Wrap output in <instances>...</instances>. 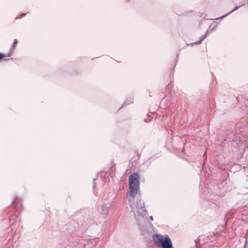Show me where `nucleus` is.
Here are the masks:
<instances>
[{"label":"nucleus","instance_id":"15","mask_svg":"<svg viewBox=\"0 0 248 248\" xmlns=\"http://www.w3.org/2000/svg\"><path fill=\"white\" fill-rule=\"evenodd\" d=\"M16 202V198L13 200V203H14Z\"/></svg>","mask_w":248,"mask_h":248},{"label":"nucleus","instance_id":"7","mask_svg":"<svg viewBox=\"0 0 248 248\" xmlns=\"http://www.w3.org/2000/svg\"><path fill=\"white\" fill-rule=\"evenodd\" d=\"M248 2V0H242L241 1V4L239 5H238V6L236 5L233 9H232L231 11H230L229 13H228V14H226L224 16H221L220 17V18L221 19H223V18H224L226 16H228L230 14H231L232 12H234V11L238 9L239 8L242 7L243 5L247 4Z\"/></svg>","mask_w":248,"mask_h":248},{"label":"nucleus","instance_id":"8","mask_svg":"<svg viewBox=\"0 0 248 248\" xmlns=\"http://www.w3.org/2000/svg\"><path fill=\"white\" fill-rule=\"evenodd\" d=\"M216 26H215L214 28H213L211 31H206V32L205 33V34L201 37V39L199 41L194 42V43H193L192 44V45L193 46L194 45H198V44H201V42H202V41L203 40H204L212 31H213L216 29Z\"/></svg>","mask_w":248,"mask_h":248},{"label":"nucleus","instance_id":"12","mask_svg":"<svg viewBox=\"0 0 248 248\" xmlns=\"http://www.w3.org/2000/svg\"><path fill=\"white\" fill-rule=\"evenodd\" d=\"M14 228V222H13L12 223V226H11V228H12V230L13 229V228Z\"/></svg>","mask_w":248,"mask_h":248},{"label":"nucleus","instance_id":"4","mask_svg":"<svg viewBox=\"0 0 248 248\" xmlns=\"http://www.w3.org/2000/svg\"><path fill=\"white\" fill-rule=\"evenodd\" d=\"M240 135H242V134L241 133V131H240V134H234V133L233 132H231L230 133V137H227L229 140L231 141H238L237 142V146H240L242 143H243V140L241 139Z\"/></svg>","mask_w":248,"mask_h":248},{"label":"nucleus","instance_id":"17","mask_svg":"<svg viewBox=\"0 0 248 248\" xmlns=\"http://www.w3.org/2000/svg\"><path fill=\"white\" fill-rule=\"evenodd\" d=\"M145 122H148V121H146V120H145Z\"/></svg>","mask_w":248,"mask_h":248},{"label":"nucleus","instance_id":"13","mask_svg":"<svg viewBox=\"0 0 248 248\" xmlns=\"http://www.w3.org/2000/svg\"><path fill=\"white\" fill-rule=\"evenodd\" d=\"M150 219L151 220H154V219H153V216H150Z\"/></svg>","mask_w":248,"mask_h":248},{"label":"nucleus","instance_id":"9","mask_svg":"<svg viewBox=\"0 0 248 248\" xmlns=\"http://www.w3.org/2000/svg\"><path fill=\"white\" fill-rule=\"evenodd\" d=\"M133 103V99L132 98L131 99V101L128 102V103H127L126 102H124L123 104L122 105V107H121V108H122L123 107H124V106L127 105L128 104H131V103Z\"/></svg>","mask_w":248,"mask_h":248},{"label":"nucleus","instance_id":"14","mask_svg":"<svg viewBox=\"0 0 248 248\" xmlns=\"http://www.w3.org/2000/svg\"><path fill=\"white\" fill-rule=\"evenodd\" d=\"M171 85H170V83H169L168 85V87L169 89H170V87Z\"/></svg>","mask_w":248,"mask_h":248},{"label":"nucleus","instance_id":"11","mask_svg":"<svg viewBox=\"0 0 248 248\" xmlns=\"http://www.w3.org/2000/svg\"><path fill=\"white\" fill-rule=\"evenodd\" d=\"M95 179H94H94H93V189H94L95 186V182H95Z\"/></svg>","mask_w":248,"mask_h":248},{"label":"nucleus","instance_id":"19","mask_svg":"<svg viewBox=\"0 0 248 248\" xmlns=\"http://www.w3.org/2000/svg\"><path fill=\"white\" fill-rule=\"evenodd\" d=\"M128 1H129L130 0H127Z\"/></svg>","mask_w":248,"mask_h":248},{"label":"nucleus","instance_id":"5","mask_svg":"<svg viewBox=\"0 0 248 248\" xmlns=\"http://www.w3.org/2000/svg\"><path fill=\"white\" fill-rule=\"evenodd\" d=\"M111 206V204L110 203H107L106 204H102L99 209L100 213L104 216H106L108 215Z\"/></svg>","mask_w":248,"mask_h":248},{"label":"nucleus","instance_id":"18","mask_svg":"<svg viewBox=\"0 0 248 248\" xmlns=\"http://www.w3.org/2000/svg\"><path fill=\"white\" fill-rule=\"evenodd\" d=\"M16 44L18 43V41H17V40H16Z\"/></svg>","mask_w":248,"mask_h":248},{"label":"nucleus","instance_id":"2","mask_svg":"<svg viewBox=\"0 0 248 248\" xmlns=\"http://www.w3.org/2000/svg\"><path fill=\"white\" fill-rule=\"evenodd\" d=\"M154 242L159 248H174L169 236L155 233L153 235Z\"/></svg>","mask_w":248,"mask_h":248},{"label":"nucleus","instance_id":"6","mask_svg":"<svg viewBox=\"0 0 248 248\" xmlns=\"http://www.w3.org/2000/svg\"><path fill=\"white\" fill-rule=\"evenodd\" d=\"M15 45H16V39L14 40L12 46H11V47L9 50V52H8V53L7 54H5L2 53H0V61L1 60H2L5 56L10 57L12 55V53L14 52Z\"/></svg>","mask_w":248,"mask_h":248},{"label":"nucleus","instance_id":"1","mask_svg":"<svg viewBox=\"0 0 248 248\" xmlns=\"http://www.w3.org/2000/svg\"><path fill=\"white\" fill-rule=\"evenodd\" d=\"M129 195L134 199L140 189V176L138 172H133L129 176Z\"/></svg>","mask_w":248,"mask_h":248},{"label":"nucleus","instance_id":"16","mask_svg":"<svg viewBox=\"0 0 248 248\" xmlns=\"http://www.w3.org/2000/svg\"><path fill=\"white\" fill-rule=\"evenodd\" d=\"M9 248H14V246L13 245H12V246H10L9 247Z\"/></svg>","mask_w":248,"mask_h":248},{"label":"nucleus","instance_id":"3","mask_svg":"<svg viewBox=\"0 0 248 248\" xmlns=\"http://www.w3.org/2000/svg\"><path fill=\"white\" fill-rule=\"evenodd\" d=\"M136 205L137 208L141 210V211H138V214L145 216L148 213L147 210L145 208L144 202L140 199H137Z\"/></svg>","mask_w":248,"mask_h":248},{"label":"nucleus","instance_id":"10","mask_svg":"<svg viewBox=\"0 0 248 248\" xmlns=\"http://www.w3.org/2000/svg\"><path fill=\"white\" fill-rule=\"evenodd\" d=\"M26 15V14H23L20 15V16L19 17L16 16V19L20 18L22 16H24Z\"/></svg>","mask_w":248,"mask_h":248}]
</instances>
